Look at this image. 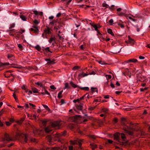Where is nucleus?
Here are the masks:
<instances>
[{"label": "nucleus", "instance_id": "3", "mask_svg": "<svg viewBox=\"0 0 150 150\" xmlns=\"http://www.w3.org/2000/svg\"><path fill=\"white\" fill-rule=\"evenodd\" d=\"M70 144L72 145H74L76 144H79L80 147L81 146V143L79 140H74V141L70 140Z\"/></svg>", "mask_w": 150, "mask_h": 150}, {"label": "nucleus", "instance_id": "20", "mask_svg": "<svg viewBox=\"0 0 150 150\" xmlns=\"http://www.w3.org/2000/svg\"><path fill=\"white\" fill-rule=\"evenodd\" d=\"M125 126V127H124L123 129H133L132 127V126H128L127 125L126 126L125 125H124Z\"/></svg>", "mask_w": 150, "mask_h": 150}, {"label": "nucleus", "instance_id": "48", "mask_svg": "<svg viewBox=\"0 0 150 150\" xmlns=\"http://www.w3.org/2000/svg\"><path fill=\"white\" fill-rule=\"evenodd\" d=\"M118 25L120 26L121 28H124V26L122 24L120 23H118Z\"/></svg>", "mask_w": 150, "mask_h": 150}, {"label": "nucleus", "instance_id": "14", "mask_svg": "<svg viewBox=\"0 0 150 150\" xmlns=\"http://www.w3.org/2000/svg\"><path fill=\"white\" fill-rule=\"evenodd\" d=\"M120 51V49L118 48H115L112 50V53L114 54H117Z\"/></svg>", "mask_w": 150, "mask_h": 150}, {"label": "nucleus", "instance_id": "59", "mask_svg": "<svg viewBox=\"0 0 150 150\" xmlns=\"http://www.w3.org/2000/svg\"><path fill=\"white\" fill-rule=\"evenodd\" d=\"M6 124L7 126H9L11 125V123H10L9 122H6Z\"/></svg>", "mask_w": 150, "mask_h": 150}, {"label": "nucleus", "instance_id": "61", "mask_svg": "<svg viewBox=\"0 0 150 150\" xmlns=\"http://www.w3.org/2000/svg\"><path fill=\"white\" fill-rule=\"evenodd\" d=\"M83 74H84V72H82V74H79V77H83Z\"/></svg>", "mask_w": 150, "mask_h": 150}, {"label": "nucleus", "instance_id": "11", "mask_svg": "<svg viewBox=\"0 0 150 150\" xmlns=\"http://www.w3.org/2000/svg\"><path fill=\"white\" fill-rule=\"evenodd\" d=\"M74 121H77L81 119V116L79 115H76L74 116Z\"/></svg>", "mask_w": 150, "mask_h": 150}, {"label": "nucleus", "instance_id": "35", "mask_svg": "<svg viewBox=\"0 0 150 150\" xmlns=\"http://www.w3.org/2000/svg\"><path fill=\"white\" fill-rule=\"evenodd\" d=\"M15 26V24H11V26L9 28V31H11V30H14L13 29H12V28L14 27Z\"/></svg>", "mask_w": 150, "mask_h": 150}, {"label": "nucleus", "instance_id": "2", "mask_svg": "<svg viewBox=\"0 0 150 150\" xmlns=\"http://www.w3.org/2000/svg\"><path fill=\"white\" fill-rule=\"evenodd\" d=\"M120 133H116L114 134V139L118 142L120 143V144L123 145H124L126 142H121L120 141Z\"/></svg>", "mask_w": 150, "mask_h": 150}, {"label": "nucleus", "instance_id": "23", "mask_svg": "<svg viewBox=\"0 0 150 150\" xmlns=\"http://www.w3.org/2000/svg\"><path fill=\"white\" fill-rule=\"evenodd\" d=\"M65 87L64 88V89H69L70 88V87L69 85V84L67 83H66L64 84Z\"/></svg>", "mask_w": 150, "mask_h": 150}, {"label": "nucleus", "instance_id": "15", "mask_svg": "<svg viewBox=\"0 0 150 150\" xmlns=\"http://www.w3.org/2000/svg\"><path fill=\"white\" fill-rule=\"evenodd\" d=\"M45 60L46 61H48L47 63V64H52L53 63V60H51L50 59H45Z\"/></svg>", "mask_w": 150, "mask_h": 150}, {"label": "nucleus", "instance_id": "17", "mask_svg": "<svg viewBox=\"0 0 150 150\" xmlns=\"http://www.w3.org/2000/svg\"><path fill=\"white\" fill-rule=\"evenodd\" d=\"M128 38L129 42L132 44H134V40L132 39L129 36H128Z\"/></svg>", "mask_w": 150, "mask_h": 150}, {"label": "nucleus", "instance_id": "38", "mask_svg": "<svg viewBox=\"0 0 150 150\" xmlns=\"http://www.w3.org/2000/svg\"><path fill=\"white\" fill-rule=\"evenodd\" d=\"M102 111L105 113H107L108 111V108H103L102 109Z\"/></svg>", "mask_w": 150, "mask_h": 150}, {"label": "nucleus", "instance_id": "32", "mask_svg": "<svg viewBox=\"0 0 150 150\" xmlns=\"http://www.w3.org/2000/svg\"><path fill=\"white\" fill-rule=\"evenodd\" d=\"M35 84L38 85V86H40V87H41L42 88H43L44 86L42 85L41 82H38L35 83Z\"/></svg>", "mask_w": 150, "mask_h": 150}, {"label": "nucleus", "instance_id": "31", "mask_svg": "<svg viewBox=\"0 0 150 150\" xmlns=\"http://www.w3.org/2000/svg\"><path fill=\"white\" fill-rule=\"evenodd\" d=\"M67 133V132L66 131H64L63 132H61L60 133V134L61 136H64Z\"/></svg>", "mask_w": 150, "mask_h": 150}, {"label": "nucleus", "instance_id": "37", "mask_svg": "<svg viewBox=\"0 0 150 150\" xmlns=\"http://www.w3.org/2000/svg\"><path fill=\"white\" fill-rule=\"evenodd\" d=\"M42 123L43 124V125L45 126V124L47 122V121L46 119H44L42 121Z\"/></svg>", "mask_w": 150, "mask_h": 150}, {"label": "nucleus", "instance_id": "19", "mask_svg": "<svg viewBox=\"0 0 150 150\" xmlns=\"http://www.w3.org/2000/svg\"><path fill=\"white\" fill-rule=\"evenodd\" d=\"M70 84L72 86V87L74 88H76L77 87H78V86L75 84H74L72 81H71L70 82Z\"/></svg>", "mask_w": 150, "mask_h": 150}, {"label": "nucleus", "instance_id": "5", "mask_svg": "<svg viewBox=\"0 0 150 150\" xmlns=\"http://www.w3.org/2000/svg\"><path fill=\"white\" fill-rule=\"evenodd\" d=\"M61 124L60 122L56 121L53 122L51 124V126L53 127H55L57 126H60Z\"/></svg>", "mask_w": 150, "mask_h": 150}, {"label": "nucleus", "instance_id": "53", "mask_svg": "<svg viewBox=\"0 0 150 150\" xmlns=\"http://www.w3.org/2000/svg\"><path fill=\"white\" fill-rule=\"evenodd\" d=\"M9 121L11 123H13L14 121V118L13 117H12L10 119Z\"/></svg>", "mask_w": 150, "mask_h": 150}, {"label": "nucleus", "instance_id": "21", "mask_svg": "<svg viewBox=\"0 0 150 150\" xmlns=\"http://www.w3.org/2000/svg\"><path fill=\"white\" fill-rule=\"evenodd\" d=\"M46 139L49 142H50L51 141L52 138L50 135H48L46 137Z\"/></svg>", "mask_w": 150, "mask_h": 150}, {"label": "nucleus", "instance_id": "7", "mask_svg": "<svg viewBox=\"0 0 150 150\" xmlns=\"http://www.w3.org/2000/svg\"><path fill=\"white\" fill-rule=\"evenodd\" d=\"M91 25L94 28L95 30L96 31H98V29L99 28L101 27V26H100L99 24H97L92 23Z\"/></svg>", "mask_w": 150, "mask_h": 150}, {"label": "nucleus", "instance_id": "46", "mask_svg": "<svg viewBox=\"0 0 150 150\" xmlns=\"http://www.w3.org/2000/svg\"><path fill=\"white\" fill-rule=\"evenodd\" d=\"M9 65V63H6L5 64H3L2 63H0V67L2 66L3 65Z\"/></svg>", "mask_w": 150, "mask_h": 150}, {"label": "nucleus", "instance_id": "52", "mask_svg": "<svg viewBox=\"0 0 150 150\" xmlns=\"http://www.w3.org/2000/svg\"><path fill=\"white\" fill-rule=\"evenodd\" d=\"M33 93H38V90L35 88L33 90Z\"/></svg>", "mask_w": 150, "mask_h": 150}, {"label": "nucleus", "instance_id": "30", "mask_svg": "<svg viewBox=\"0 0 150 150\" xmlns=\"http://www.w3.org/2000/svg\"><path fill=\"white\" fill-rule=\"evenodd\" d=\"M63 92V91L62 90L61 91H60L58 93V97L59 98H60L62 97V92Z\"/></svg>", "mask_w": 150, "mask_h": 150}, {"label": "nucleus", "instance_id": "36", "mask_svg": "<svg viewBox=\"0 0 150 150\" xmlns=\"http://www.w3.org/2000/svg\"><path fill=\"white\" fill-rule=\"evenodd\" d=\"M42 105L45 108V109L46 110H47L48 111H49L50 110V109L49 108H48V106H47V105L42 104Z\"/></svg>", "mask_w": 150, "mask_h": 150}, {"label": "nucleus", "instance_id": "49", "mask_svg": "<svg viewBox=\"0 0 150 150\" xmlns=\"http://www.w3.org/2000/svg\"><path fill=\"white\" fill-rule=\"evenodd\" d=\"M80 68V67L79 66H75L73 68V70H75L76 69H79V68Z\"/></svg>", "mask_w": 150, "mask_h": 150}, {"label": "nucleus", "instance_id": "18", "mask_svg": "<svg viewBox=\"0 0 150 150\" xmlns=\"http://www.w3.org/2000/svg\"><path fill=\"white\" fill-rule=\"evenodd\" d=\"M45 131L46 132L49 133L52 131V130L50 129V127H47L45 128Z\"/></svg>", "mask_w": 150, "mask_h": 150}, {"label": "nucleus", "instance_id": "62", "mask_svg": "<svg viewBox=\"0 0 150 150\" xmlns=\"http://www.w3.org/2000/svg\"><path fill=\"white\" fill-rule=\"evenodd\" d=\"M108 142L109 144H112L113 142L112 140L110 139H108Z\"/></svg>", "mask_w": 150, "mask_h": 150}, {"label": "nucleus", "instance_id": "22", "mask_svg": "<svg viewBox=\"0 0 150 150\" xmlns=\"http://www.w3.org/2000/svg\"><path fill=\"white\" fill-rule=\"evenodd\" d=\"M108 32L112 35L114 36V34L113 33L112 30L111 29L109 28L108 30Z\"/></svg>", "mask_w": 150, "mask_h": 150}, {"label": "nucleus", "instance_id": "60", "mask_svg": "<svg viewBox=\"0 0 150 150\" xmlns=\"http://www.w3.org/2000/svg\"><path fill=\"white\" fill-rule=\"evenodd\" d=\"M113 21L112 19H111L109 21V23L110 24V25H112V23L113 22Z\"/></svg>", "mask_w": 150, "mask_h": 150}, {"label": "nucleus", "instance_id": "41", "mask_svg": "<svg viewBox=\"0 0 150 150\" xmlns=\"http://www.w3.org/2000/svg\"><path fill=\"white\" fill-rule=\"evenodd\" d=\"M148 88V87L145 88H141L140 89V90L141 91H145Z\"/></svg>", "mask_w": 150, "mask_h": 150}, {"label": "nucleus", "instance_id": "33", "mask_svg": "<svg viewBox=\"0 0 150 150\" xmlns=\"http://www.w3.org/2000/svg\"><path fill=\"white\" fill-rule=\"evenodd\" d=\"M120 136H121V138L123 139H125L126 138V137L125 136V134L124 133H120Z\"/></svg>", "mask_w": 150, "mask_h": 150}, {"label": "nucleus", "instance_id": "13", "mask_svg": "<svg viewBox=\"0 0 150 150\" xmlns=\"http://www.w3.org/2000/svg\"><path fill=\"white\" fill-rule=\"evenodd\" d=\"M50 29L49 27H47V29H46L44 30V33L46 34H51V32L50 31Z\"/></svg>", "mask_w": 150, "mask_h": 150}, {"label": "nucleus", "instance_id": "26", "mask_svg": "<svg viewBox=\"0 0 150 150\" xmlns=\"http://www.w3.org/2000/svg\"><path fill=\"white\" fill-rule=\"evenodd\" d=\"M61 136L60 133L56 134L54 135V137L55 139V140H57L56 139H59Z\"/></svg>", "mask_w": 150, "mask_h": 150}, {"label": "nucleus", "instance_id": "45", "mask_svg": "<svg viewBox=\"0 0 150 150\" xmlns=\"http://www.w3.org/2000/svg\"><path fill=\"white\" fill-rule=\"evenodd\" d=\"M113 121L114 122V123H115L118 122V120L117 117H115Z\"/></svg>", "mask_w": 150, "mask_h": 150}, {"label": "nucleus", "instance_id": "4", "mask_svg": "<svg viewBox=\"0 0 150 150\" xmlns=\"http://www.w3.org/2000/svg\"><path fill=\"white\" fill-rule=\"evenodd\" d=\"M4 137V138L2 139V141L3 142H5L6 140L7 141H10L12 140V139L10 137L9 135L7 133L5 134Z\"/></svg>", "mask_w": 150, "mask_h": 150}, {"label": "nucleus", "instance_id": "56", "mask_svg": "<svg viewBox=\"0 0 150 150\" xmlns=\"http://www.w3.org/2000/svg\"><path fill=\"white\" fill-rule=\"evenodd\" d=\"M79 101H80L79 98H78L77 99H75V100H74L73 101V102L74 103H76L77 102H79Z\"/></svg>", "mask_w": 150, "mask_h": 150}, {"label": "nucleus", "instance_id": "44", "mask_svg": "<svg viewBox=\"0 0 150 150\" xmlns=\"http://www.w3.org/2000/svg\"><path fill=\"white\" fill-rule=\"evenodd\" d=\"M13 57V54H8L7 55V58L8 59H9L11 58L12 57Z\"/></svg>", "mask_w": 150, "mask_h": 150}, {"label": "nucleus", "instance_id": "42", "mask_svg": "<svg viewBox=\"0 0 150 150\" xmlns=\"http://www.w3.org/2000/svg\"><path fill=\"white\" fill-rule=\"evenodd\" d=\"M12 67L15 68H16L17 69H21L23 68V67L22 66L20 65L17 66H16L13 67Z\"/></svg>", "mask_w": 150, "mask_h": 150}, {"label": "nucleus", "instance_id": "25", "mask_svg": "<svg viewBox=\"0 0 150 150\" xmlns=\"http://www.w3.org/2000/svg\"><path fill=\"white\" fill-rule=\"evenodd\" d=\"M91 90L92 93H94L95 91H96L97 93H98V90L97 88L91 87Z\"/></svg>", "mask_w": 150, "mask_h": 150}, {"label": "nucleus", "instance_id": "16", "mask_svg": "<svg viewBox=\"0 0 150 150\" xmlns=\"http://www.w3.org/2000/svg\"><path fill=\"white\" fill-rule=\"evenodd\" d=\"M30 30L31 31H34V32L35 33L37 34L38 33L39 30L38 29H34L33 28H31L30 29Z\"/></svg>", "mask_w": 150, "mask_h": 150}, {"label": "nucleus", "instance_id": "1", "mask_svg": "<svg viewBox=\"0 0 150 150\" xmlns=\"http://www.w3.org/2000/svg\"><path fill=\"white\" fill-rule=\"evenodd\" d=\"M17 136H19L21 140H23V142L26 143L28 141V135L27 134H23L21 132H18L16 134Z\"/></svg>", "mask_w": 150, "mask_h": 150}, {"label": "nucleus", "instance_id": "8", "mask_svg": "<svg viewBox=\"0 0 150 150\" xmlns=\"http://www.w3.org/2000/svg\"><path fill=\"white\" fill-rule=\"evenodd\" d=\"M83 104L80 103L79 105H76V106L77 110L82 111L83 110Z\"/></svg>", "mask_w": 150, "mask_h": 150}, {"label": "nucleus", "instance_id": "24", "mask_svg": "<svg viewBox=\"0 0 150 150\" xmlns=\"http://www.w3.org/2000/svg\"><path fill=\"white\" fill-rule=\"evenodd\" d=\"M129 62H130L135 63L137 62V59H129Z\"/></svg>", "mask_w": 150, "mask_h": 150}, {"label": "nucleus", "instance_id": "47", "mask_svg": "<svg viewBox=\"0 0 150 150\" xmlns=\"http://www.w3.org/2000/svg\"><path fill=\"white\" fill-rule=\"evenodd\" d=\"M96 107V106L93 107H90L88 108V110H90L92 111Z\"/></svg>", "mask_w": 150, "mask_h": 150}, {"label": "nucleus", "instance_id": "10", "mask_svg": "<svg viewBox=\"0 0 150 150\" xmlns=\"http://www.w3.org/2000/svg\"><path fill=\"white\" fill-rule=\"evenodd\" d=\"M25 118L24 117H22L19 120H18L16 121V122L19 125H21L22 124Z\"/></svg>", "mask_w": 150, "mask_h": 150}, {"label": "nucleus", "instance_id": "54", "mask_svg": "<svg viewBox=\"0 0 150 150\" xmlns=\"http://www.w3.org/2000/svg\"><path fill=\"white\" fill-rule=\"evenodd\" d=\"M33 22L35 25H37L39 23V22H38V21L36 20H34L33 21Z\"/></svg>", "mask_w": 150, "mask_h": 150}, {"label": "nucleus", "instance_id": "50", "mask_svg": "<svg viewBox=\"0 0 150 150\" xmlns=\"http://www.w3.org/2000/svg\"><path fill=\"white\" fill-rule=\"evenodd\" d=\"M102 6L103 7H106V8H108V5L106 3H103L102 4Z\"/></svg>", "mask_w": 150, "mask_h": 150}, {"label": "nucleus", "instance_id": "29", "mask_svg": "<svg viewBox=\"0 0 150 150\" xmlns=\"http://www.w3.org/2000/svg\"><path fill=\"white\" fill-rule=\"evenodd\" d=\"M55 38L54 37H51L49 40V42L50 43H51L52 41H55Z\"/></svg>", "mask_w": 150, "mask_h": 150}, {"label": "nucleus", "instance_id": "55", "mask_svg": "<svg viewBox=\"0 0 150 150\" xmlns=\"http://www.w3.org/2000/svg\"><path fill=\"white\" fill-rule=\"evenodd\" d=\"M13 96L14 98H15V99L16 100L18 99V98H17V96H16L15 93H13Z\"/></svg>", "mask_w": 150, "mask_h": 150}, {"label": "nucleus", "instance_id": "27", "mask_svg": "<svg viewBox=\"0 0 150 150\" xmlns=\"http://www.w3.org/2000/svg\"><path fill=\"white\" fill-rule=\"evenodd\" d=\"M80 89L81 90H84L86 91H88L89 90V88L88 87H79Z\"/></svg>", "mask_w": 150, "mask_h": 150}, {"label": "nucleus", "instance_id": "6", "mask_svg": "<svg viewBox=\"0 0 150 150\" xmlns=\"http://www.w3.org/2000/svg\"><path fill=\"white\" fill-rule=\"evenodd\" d=\"M144 76L141 74H138L137 76V81H139L142 82L144 81Z\"/></svg>", "mask_w": 150, "mask_h": 150}, {"label": "nucleus", "instance_id": "12", "mask_svg": "<svg viewBox=\"0 0 150 150\" xmlns=\"http://www.w3.org/2000/svg\"><path fill=\"white\" fill-rule=\"evenodd\" d=\"M123 130L125 131V133H127L128 134L131 136L133 135V132L129 131L126 129H123Z\"/></svg>", "mask_w": 150, "mask_h": 150}, {"label": "nucleus", "instance_id": "63", "mask_svg": "<svg viewBox=\"0 0 150 150\" xmlns=\"http://www.w3.org/2000/svg\"><path fill=\"white\" fill-rule=\"evenodd\" d=\"M90 137L93 139H96V137L94 135H90Z\"/></svg>", "mask_w": 150, "mask_h": 150}, {"label": "nucleus", "instance_id": "43", "mask_svg": "<svg viewBox=\"0 0 150 150\" xmlns=\"http://www.w3.org/2000/svg\"><path fill=\"white\" fill-rule=\"evenodd\" d=\"M106 76L107 79H110L112 77L110 75H106Z\"/></svg>", "mask_w": 150, "mask_h": 150}, {"label": "nucleus", "instance_id": "28", "mask_svg": "<svg viewBox=\"0 0 150 150\" xmlns=\"http://www.w3.org/2000/svg\"><path fill=\"white\" fill-rule=\"evenodd\" d=\"M44 89H45V93L42 92V93H41L42 95H44L45 94H46L47 95H50V93L48 92V91H47L46 90V89L45 88H44Z\"/></svg>", "mask_w": 150, "mask_h": 150}, {"label": "nucleus", "instance_id": "51", "mask_svg": "<svg viewBox=\"0 0 150 150\" xmlns=\"http://www.w3.org/2000/svg\"><path fill=\"white\" fill-rule=\"evenodd\" d=\"M50 88L52 89L55 90L56 89V88L55 87L54 85H51L50 86Z\"/></svg>", "mask_w": 150, "mask_h": 150}, {"label": "nucleus", "instance_id": "34", "mask_svg": "<svg viewBox=\"0 0 150 150\" xmlns=\"http://www.w3.org/2000/svg\"><path fill=\"white\" fill-rule=\"evenodd\" d=\"M20 18L23 21H26V18L25 16L24 15H21L20 16Z\"/></svg>", "mask_w": 150, "mask_h": 150}, {"label": "nucleus", "instance_id": "40", "mask_svg": "<svg viewBox=\"0 0 150 150\" xmlns=\"http://www.w3.org/2000/svg\"><path fill=\"white\" fill-rule=\"evenodd\" d=\"M98 62L99 63L102 65L106 64H107L106 63L104 62H102L101 61H98Z\"/></svg>", "mask_w": 150, "mask_h": 150}, {"label": "nucleus", "instance_id": "64", "mask_svg": "<svg viewBox=\"0 0 150 150\" xmlns=\"http://www.w3.org/2000/svg\"><path fill=\"white\" fill-rule=\"evenodd\" d=\"M69 150H73V147L72 146H69Z\"/></svg>", "mask_w": 150, "mask_h": 150}, {"label": "nucleus", "instance_id": "9", "mask_svg": "<svg viewBox=\"0 0 150 150\" xmlns=\"http://www.w3.org/2000/svg\"><path fill=\"white\" fill-rule=\"evenodd\" d=\"M127 123L126 118L124 117H122L121 118V123L122 125H125L126 124V123Z\"/></svg>", "mask_w": 150, "mask_h": 150}, {"label": "nucleus", "instance_id": "57", "mask_svg": "<svg viewBox=\"0 0 150 150\" xmlns=\"http://www.w3.org/2000/svg\"><path fill=\"white\" fill-rule=\"evenodd\" d=\"M18 47L21 49V50H22V48L23 47L22 46L21 44H19L18 45Z\"/></svg>", "mask_w": 150, "mask_h": 150}, {"label": "nucleus", "instance_id": "58", "mask_svg": "<svg viewBox=\"0 0 150 150\" xmlns=\"http://www.w3.org/2000/svg\"><path fill=\"white\" fill-rule=\"evenodd\" d=\"M33 12L36 15H38V14L39 13V12L36 11H34Z\"/></svg>", "mask_w": 150, "mask_h": 150}, {"label": "nucleus", "instance_id": "39", "mask_svg": "<svg viewBox=\"0 0 150 150\" xmlns=\"http://www.w3.org/2000/svg\"><path fill=\"white\" fill-rule=\"evenodd\" d=\"M35 48L38 50V51H40L41 50V47H40L38 45H37L35 47Z\"/></svg>", "mask_w": 150, "mask_h": 150}]
</instances>
